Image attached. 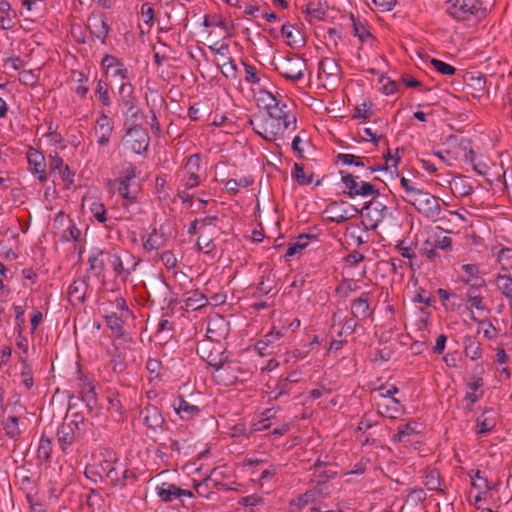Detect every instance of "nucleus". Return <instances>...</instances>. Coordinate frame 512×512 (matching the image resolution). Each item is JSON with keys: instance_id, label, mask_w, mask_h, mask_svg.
Wrapping results in <instances>:
<instances>
[{"instance_id": "obj_32", "label": "nucleus", "mask_w": 512, "mask_h": 512, "mask_svg": "<svg viewBox=\"0 0 512 512\" xmlns=\"http://www.w3.org/2000/svg\"><path fill=\"white\" fill-rule=\"evenodd\" d=\"M18 422L19 420L16 416H9L2 422L6 435L13 440H17L21 435Z\"/></svg>"}, {"instance_id": "obj_19", "label": "nucleus", "mask_w": 512, "mask_h": 512, "mask_svg": "<svg viewBox=\"0 0 512 512\" xmlns=\"http://www.w3.org/2000/svg\"><path fill=\"white\" fill-rule=\"evenodd\" d=\"M88 282L86 279H76L68 287V299L71 304L78 305L82 304L86 298V292L88 290Z\"/></svg>"}, {"instance_id": "obj_42", "label": "nucleus", "mask_w": 512, "mask_h": 512, "mask_svg": "<svg viewBox=\"0 0 512 512\" xmlns=\"http://www.w3.org/2000/svg\"><path fill=\"white\" fill-rule=\"evenodd\" d=\"M81 399L85 402L87 408L92 410L97 406V395L95 389L91 385H87L81 391Z\"/></svg>"}, {"instance_id": "obj_2", "label": "nucleus", "mask_w": 512, "mask_h": 512, "mask_svg": "<svg viewBox=\"0 0 512 512\" xmlns=\"http://www.w3.org/2000/svg\"><path fill=\"white\" fill-rule=\"evenodd\" d=\"M113 306L116 310L106 313L105 323L116 338H122L125 334L123 324L129 319H134V315L123 297L116 298Z\"/></svg>"}, {"instance_id": "obj_6", "label": "nucleus", "mask_w": 512, "mask_h": 512, "mask_svg": "<svg viewBox=\"0 0 512 512\" xmlns=\"http://www.w3.org/2000/svg\"><path fill=\"white\" fill-rule=\"evenodd\" d=\"M123 144L132 152L142 155L148 151L150 136L147 130L139 124H131L126 127Z\"/></svg>"}, {"instance_id": "obj_35", "label": "nucleus", "mask_w": 512, "mask_h": 512, "mask_svg": "<svg viewBox=\"0 0 512 512\" xmlns=\"http://www.w3.org/2000/svg\"><path fill=\"white\" fill-rule=\"evenodd\" d=\"M468 476L470 477L472 481V486L478 490H489V481L488 479L483 475V473L480 470H470L468 472Z\"/></svg>"}, {"instance_id": "obj_14", "label": "nucleus", "mask_w": 512, "mask_h": 512, "mask_svg": "<svg viewBox=\"0 0 512 512\" xmlns=\"http://www.w3.org/2000/svg\"><path fill=\"white\" fill-rule=\"evenodd\" d=\"M79 435L72 424L63 422L57 429V443L62 452L68 453Z\"/></svg>"}, {"instance_id": "obj_51", "label": "nucleus", "mask_w": 512, "mask_h": 512, "mask_svg": "<svg viewBox=\"0 0 512 512\" xmlns=\"http://www.w3.org/2000/svg\"><path fill=\"white\" fill-rule=\"evenodd\" d=\"M91 213L94 218L99 222L104 224L107 220L106 218V209L104 205L99 201H94L90 206Z\"/></svg>"}, {"instance_id": "obj_30", "label": "nucleus", "mask_w": 512, "mask_h": 512, "mask_svg": "<svg viewBox=\"0 0 512 512\" xmlns=\"http://www.w3.org/2000/svg\"><path fill=\"white\" fill-rule=\"evenodd\" d=\"M497 289L502 295L512 301V277L510 274H498L495 279Z\"/></svg>"}, {"instance_id": "obj_16", "label": "nucleus", "mask_w": 512, "mask_h": 512, "mask_svg": "<svg viewBox=\"0 0 512 512\" xmlns=\"http://www.w3.org/2000/svg\"><path fill=\"white\" fill-rule=\"evenodd\" d=\"M95 130L98 135V145L106 146L110 142V137L114 130V122L108 115L102 113L96 120Z\"/></svg>"}, {"instance_id": "obj_28", "label": "nucleus", "mask_w": 512, "mask_h": 512, "mask_svg": "<svg viewBox=\"0 0 512 512\" xmlns=\"http://www.w3.org/2000/svg\"><path fill=\"white\" fill-rule=\"evenodd\" d=\"M400 185L406 193V196L403 197V199L409 204L413 202L415 197H418L424 191L422 188L418 187L414 181L405 177H401Z\"/></svg>"}, {"instance_id": "obj_12", "label": "nucleus", "mask_w": 512, "mask_h": 512, "mask_svg": "<svg viewBox=\"0 0 512 512\" xmlns=\"http://www.w3.org/2000/svg\"><path fill=\"white\" fill-rule=\"evenodd\" d=\"M87 28L94 38L101 41L102 44L106 42L110 27L102 13H92L87 20Z\"/></svg>"}, {"instance_id": "obj_36", "label": "nucleus", "mask_w": 512, "mask_h": 512, "mask_svg": "<svg viewBox=\"0 0 512 512\" xmlns=\"http://www.w3.org/2000/svg\"><path fill=\"white\" fill-rule=\"evenodd\" d=\"M464 274L461 276V281L465 284L475 282V279H482L479 277L480 270L476 264H465L462 266Z\"/></svg>"}, {"instance_id": "obj_8", "label": "nucleus", "mask_w": 512, "mask_h": 512, "mask_svg": "<svg viewBox=\"0 0 512 512\" xmlns=\"http://www.w3.org/2000/svg\"><path fill=\"white\" fill-rule=\"evenodd\" d=\"M340 174L341 180L347 189V194L350 197L379 196V189L375 185L366 181H357L359 178L358 176H353L352 174L345 171H340Z\"/></svg>"}, {"instance_id": "obj_43", "label": "nucleus", "mask_w": 512, "mask_h": 512, "mask_svg": "<svg viewBox=\"0 0 512 512\" xmlns=\"http://www.w3.org/2000/svg\"><path fill=\"white\" fill-rule=\"evenodd\" d=\"M434 247L438 250H442L445 252H449L452 250V238L447 235H437L435 234L432 238H430Z\"/></svg>"}, {"instance_id": "obj_9", "label": "nucleus", "mask_w": 512, "mask_h": 512, "mask_svg": "<svg viewBox=\"0 0 512 512\" xmlns=\"http://www.w3.org/2000/svg\"><path fill=\"white\" fill-rule=\"evenodd\" d=\"M200 164H201V155L200 154H192L190 155L183 167V175L180 179V186L185 189H194L198 187L201 183V175H200Z\"/></svg>"}, {"instance_id": "obj_40", "label": "nucleus", "mask_w": 512, "mask_h": 512, "mask_svg": "<svg viewBox=\"0 0 512 512\" xmlns=\"http://www.w3.org/2000/svg\"><path fill=\"white\" fill-rule=\"evenodd\" d=\"M118 193L125 199L126 203H123L125 209H128L129 205L136 202V196L130 191V182L119 180Z\"/></svg>"}, {"instance_id": "obj_55", "label": "nucleus", "mask_w": 512, "mask_h": 512, "mask_svg": "<svg viewBox=\"0 0 512 512\" xmlns=\"http://www.w3.org/2000/svg\"><path fill=\"white\" fill-rule=\"evenodd\" d=\"M431 65L435 68L437 72L443 75H453L456 72L455 67L438 59H432Z\"/></svg>"}, {"instance_id": "obj_15", "label": "nucleus", "mask_w": 512, "mask_h": 512, "mask_svg": "<svg viewBox=\"0 0 512 512\" xmlns=\"http://www.w3.org/2000/svg\"><path fill=\"white\" fill-rule=\"evenodd\" d=\"M362 211H365V216L371 220L373 227L382 222L388 214L387 206L376 199L366 202Z\"/></svg>"}, {"instance_id": "obj_49", "label": "nucleus", "mask_w": 512, "mask_h": 512, "mask_svg": "<svg viewBox=\"0 0 512 512\" xmlns=\"http://www.w3.org/2000/svg\"><path fill=\"white\" fill-rule=\"evenodd\" d=\"M421 253L424 255L427 259L430 261L435 262L436 259L440 258V255L438 253V249L434 247L432 241L430 239H427L421 248Z\"/></svg>"}, {"instance_id": "obj_18", "label": "nucleus", "mask_w": 512, "mask_h": 512, "mask_svg": "<svg viewBox=\"0 0 512 512\" xmlns=\"http://www.w3.org/2000/svg\"><path fill=\"white\" fill-rule=\"evenodd\" d=\"M175 413L184 421L192 420L200 416L201 409L197 405H193L183 396H179L172 404Z\"/></svg>"}, {"instance_id": "obj_22", "label": "nucleus", "mask_w": 512, "mask_h": 512, "mask_svg": "<svg viewBox=\"0 0 512 512\" xmlns=\"http://www.w3.org/2000/svg\"><path fill=\"white\" fill-rule=\"evenodd\" d=\"M282 337L283 334L281 331L272 330L256 343V349L261 355H269L272 353V350H269V347L274 348L275 344Z\"/></svg>"}, {"instance_id": "obj_25", "label": "nucleus", "mask_w": 512, "mask_h": 512, "mask_svg": "<svg viewBox=\"0 0 512 512\" xmlns=\"http://www.w3.org/2000/svg\"><path fill=\"white\" fill-rule=\"evenodd\" d=\"M464 353L471 360L481 358V344L474 336L467 335L463 340Z\"/></svg>"}, {"instance_id": "obj_45", "label": "nucleus", "mask_w": 512, "mask_h": 512, "mask_svg": "<svg viewBox=\"0 0 512 512\" xmlns=\"http://www.w3.org/2000/svg\"><path fill=\"white\" fill-rule=\"evenodd\" d=\"M317 492L314 490L306 491L301 494L296 500L291 502L292 506H296L298 509H302L309 503H312L316 500Z\"/></svg>"}, {"instance_id": "obj_24", "label": "nucleus", "mask_w": 512, "mask_h": 512, "mask_svg": "<svg viewBox=\"0 0 512 512\" xmlns=\"http://www.w3.org/2000/svg\"><path fill=\"white\" fill-rule=\"evenodd\" d=\"M166 238L163 234L158 233L154 228L148 237L143 241V248L145 251L150 252L165 247Z\"/></svg>"}, {"instance_id": "obj_1", "label": "nucleus", "mask_w": 512, "mask_h": 512, "mask_svg": "<svg viewBox=\"0 0 512 512\" xmlns=\"http://www.w3.org/2000/svg\"><path fill=\"white\" fill-rule=\"evenodd\" d=\"M107 264H109L116 277L123 281L136 271L141 260L136 258L128 251L117 252L115 249L108 251L106 255Z\"/></svg>"}, {"instance_id": "obj_60", "label": "nucleus", "mask_w": 512, "mask_h": 512, "mask_svg": "<svg viewBox=\"0 0 512 512\" xmlns=\"http://www.w3.org/2000/svg\"><path fill=\"white\" fill-rule=\"evenodd\" d=\"M159 258L167 269H173L177 265V258L175 257L173 252L169 250L159 254Z\"/></svg>"}, {"instance_id": "obj_33", "label": "nucleus", "mask_w": 512, "mask_h": 512, "mask_svg": "<svg viewBox=\"0 0 512 512\" xmlns=\"http://www.w3.org/2000/svg\"><path fill=\"white\" fill-rule=\"evenodd\" d=\"M52 452V440L43 433L40 437L37 456L43 461H48Z\"/></svg>"}, {"instance_id": "obj_59", "label": "nucleus", "mask_w": 512, "mask_h": 512, "mask_svg": "<svg viewBox=\"0 0 512 512\" xmlns=\"http://www.w3.org/2000/svg\"><path fill=\"white\" fill-rule=\"evenodd\" d=\"M468 285V289L466 292L467 299L471 298L472 296H479L481 295V288L485 286V280L484 279H475V282H471Z\"/></svg>"}, {"instance_id": "obj_46", "label": "nucleus", "mask_w": 512, "mask_h": 512, "mask_svg": "<svg viewBox=\"0 0 512 512\" xmlns=\"http://www.w3.org/2000/svg\"><path fill=\"white\" fill-rule=\"evenodd\" d=\"M133 92H134V87L131 83H129V82L122 83L119 88L120 101L123 104H131L132 105V100H135V97L133 96Z\"/></svg>"}, {"instance_id": "obj_26", "label": "nucleus", "mask_w": 512, "mask_h": 512, "mask_svg": "<svg viewBox=\"0 0 512 512\" xmlns=\"http://www.w3.org/2000/svg\"><path fill=\"white\" fill-rule=\"evenodd\" d=\"M106 255L107 252L99 250L88 257L87 263L90 270L96 271V276L102 275L105 270V265L107 263Z\"/></svg>"}, {"instance_id": "obj_13", "label": "nucleus", "mask_w": 512, "mask_h": 512, "mask_svg": "<svg viewBox=\"0 0 512 512\" xmlns=\"http://www.w3.org/2000/svg\"><path fill=\"white\" fill-rule=\"evenodd\" d=\"M158 497L164 502H172L181 497H193L191 490L181 489L175 484L164 482L156 487Z\"/></svg>"}, {"instance_id": "obj_53", "label": "nucleus", "mask_w": 512, "mask_h": 512, "mask_svg": "<svg viewBox=\"0 0 512 512\" xmlns=\"http://www.w3.org/2000/svg\"><path fill=\"white\" fill-rule=\"evenodd\" d=\"M351 20L353 22L354 35L358 37L361 42H365L369 37H371V34L366 27L362 23L357 22L353 15H351Z\"/></svg>"}, {"instance_id": "obj_27", "label": "nucleus", "mask_w": 512, "mask_h": 512, "mask_svg": "<svg viewBox=\"0 0 512 512\" xmlns=\"http://www.w3.org/2000/svg\"><path fill=\"white\" fill-rule=\"evenodd\" d=\"M185 307L187 310H198L204 307L207 303V298L197 290L186 293L184 299Z\"/></svg>"}, {"instance_id": "obj_37", "label": "nucleus", "mask_w": 512, "mask_h": 512, "mask_svg": "<svg viewBox=\"0 0 512 512\" xmlns=\"http://www.w3.org/2000/svg\"><path fill=\"white\" fill-rule=\"evenodd\" d=\"M312 174L307 176L304 171L303 165L299 163H294L293 170H292V178L299 184V185H309L312 183L313 178Z\"/></svg>"}, {"instance_id": "obj_58", "label": "nucleus", "mask_w": 512, "mask_h": 512, "mask_svg": "<svg viewBox=\"0 0 512 512\" xmlns=\"http://www.w3.org/2000/svg\"><path fill=\"white\" fill-rule=\"evenodd\" d=\"M84 475L87 479L94 483L103 481V476L100 470L94 465H87L84 470Z\"/></svg>"}, {"instance_id": "obj_29", "label": "nucleus", "mask_w": 512, "mask_h": 512, "mask_svg": "<svg viewBox=\"0 0 512 512\" xmlns=\"http://www.w3.org/2000/svg\"><path fill=\"white\" fill-rule=\"evenodd\" d=\"M319 71L327 77L338 78L341 73V67L334 58H323L319 63Z\"/></svg>"}, {"instance_id": "obj_21", "label": "nucleus", "mask_w": 512, "mask_h": 512, "mask_svg": "<svg viewBox=\"0 0 512 512\" xmlns=\"http://www.w3.org/2000/svg\"><path fill=\"white\" fill-rule=\"evenodd\" d=\"M497 424V413L494 409L489 408L477 418L475 432L478 435L486 434L492 431Z\"/></svg>"}, {"instance_id": "obj_17", "label": "nucleus", "mask_w": 512, "mask_h": 512, "mask_svg": "<svg viewBox=\"0 0 512 512\" xmlns=\"http://www.w3.org/2000/svg\"><path fill=\"white\" fill-rule=\"evenodd\" d=\"M102 68L108 74L110 73L113 77H119L121 79L129 78V71L125 65L117 57L106 54L101 61Z\"/></svg>"}, {"instance_id": "obj_50", "label": "nucleus", "mask_w": 512, "mask_h": 512, "mask_svg": "<svg viewBox=\"0 0 512 512\" xmlns=\"http://www.w3.org/2000/svg\"><path fill=\"white\" fill-rule=\"evenodd\" d=\"M221 71L226 78L235 79L237 77V65L235 61L230 57H226V61L221 66Z\"/></svg>"}, {"instance_id": "obj_3", "label": "nucleus", "mask_w": 512, "mask_h": 512, "mask_svg": "<svg viewBox=\"0 0 512 512\" xmlns=\"http://www.w3.org/2000/svg\"><path fill=\"white\" fill-rule=\"evenodd\" d=\"M248 123L256 134L268 142L282 138L285 130L289 128L286 122H279L267 114L260 120L250 119Z\"/></svg>"}, {"instance_id": "obj_61", "label": "nucleus", "mask_w": 512, "mask_h": 512, "mask_svg": "<svg viewBox=\"0 0 512 512\" xmlns=\"http://www.w3.org/2000/svg\"><path fill=\"white\" fill-rule=\"evenodd\" d=\"M71 422L69 424H72L74 429L78 432V434H81L82 431H84L85 426V418L81 413L75 412L71 413Z\"/></svg>"}, {"instance_id": "obj_10", "label": "nucleus", "mask_w": 512, "mask_h": 512, "mask_svg": "<svg viewBox=\"0 0 512 512\" xmlns=\"http://www.w3.org/2000/svg\"><path fill=\"white\" fill-rule=\"evenodd\" d=\"M411 205L431 221H436L440 218L441 206L439 199L426 191L415 197Z\"/></svg>"}, {"instance_id": "obj_31", "label": "nucleus", "mask_w": 512, "mask_h": 512, "mask_svg": "<svg viewBox=\"0 0 512 512\" xmlns=\"http://www.w3.org/2000/svg\"><path fill=\"white\" fill-rule=\"evenodd\" d=\"M417 423L410 422L406 424L399 425L397 428V433L393 436V442H404L407 441L412 435L416 433Z\"/></svg>"}, {"instance_id": "obj_4", "label": "nucleus", "mask_w": 512, "mask_h": 512, "mask_svg": "<svg viewBox=\"0 0 512 512\" xmlns=\"http://www.w3.org/2000/svg\"><path fill=\"white\" fill-rule=\"evenodd\" d=\"M259 101L264 104V108L268 116L278 120L279 122H286L287 127L292 124L293 129L296 128L295 115L290 113V111L287 110V105L278 100L271 92H261Z\"/></svg>"}, {"instance_id": "obj_52", "label": "nucleus", "mask_w": 512, "mask_h": 512, "mask_svg": "<svg viewBox=\"0 0 512 512\" xmlns=\"http://www.w3.org/2000/svg\"><path fill=\"white\" fill-rule=\"evenodd\" d=\"M245 71V81L249 84H259L260 77L258 75L257 68L251 64L243 63Z\"/></svg>"}, {"instance_id": "obj_63", "label": "nucleus", "mask_w": 512, "mask_h": 512, "mask_svg": "<svg viewBox=\"0 0 512 512\" xmlns=\"http://www.w3.org/2000/svg\"><path fill=\"white\" fill-rule=\"evenodd\" d=\"M225 361L226 357L223 356V353H220L218 355H213V353H210L207 359L208 365L214 367L216 371L220 370L223 367Z\"/></svg>"}, {"instance_id": "obj_64", "label": "nucleus", "mask_w": 512, "mask_h": 512, "mask_svg": "<svg viewBox=\"0 0 512 512\" xmlns=\"http://www.w3.org/2000/svg\"><path fill=\"white\" fill-rule=\"evenodd\" d=\"M19 81L26 86H33L37 82V77L31 70H24L19 74Z\"/></svg>"}, {"instance_id": "obj_57", "label": "nucleus", "mask_w": 512, "mask_h": 512, "mask_svg": "<svg viewBox=\"0 0 512 512\" xmlns=\"http://www.w3.org/2000/svg\"><path fill=\"white\" fill-rule=\"evenodd\" d=\"M273 289L272 281L269 280V278L262 277V280L258 284V286L255 289V292L253 293L254 297H261L263 295H267L271 292Z\"/></svg>"}, {"instance_id": "obj_5", "label": "nucleus", "mask_w": 512, "mask_h": 512, "mask_svg": "<svg viewBox=\"0 0 512 512\" xmlns=\"http://www.w3.org/2000/svg\"><path fill=\"white\" fill-rule=\"evenodd\" d=\"M275 70L287 80L298 82L303 79L307 65L302 57L292 55L278 59Z\"/></svg>"}, {"instance_id": "obj_34", "label": "nucleus", "mask_w": 512, "mask_h": 512, "mask_svg": "<svg viewBox=\"0 0 512 512\" xmlns=\"http://www.w3.org/2000/svg\"><path fill=\"white\" fill-rule=\"evenodd\" d=\"M423 484L428 490L440 491V473L436 469L429 470L424 476Z\"/></svg>"}, {"instance_id": "obj_41", "label": "nucleus", "mask_w": 512, "mask_h": 512, "mask_svg": "<svg viewBox=\"0 0 512 512\" xmlns=\"http://www.w3.org/2000/svg\"><path fill=\"white\" fill-rule=\"evenodd\" d=\"M386 416L390 419H398L404 413V406L396 398H392L385 407Z\"/></svg>"}, {"instance_id": "obj_20", "label": "nucleus", "mask_w": 512, "mask_h": 512, "mask_svg": "<svg viewBox=\"0 0 512 512\" xmlns=\"http://www.w3.org/2000/svg\"><path fill=\"white\" fill-rule=\"evenodd\" d=\"M27 160L30 166H32V171L35 174H38V180L41 183L46 182L47 175L45 173V157L41 152L36 149L31 148L27 153Z\"/></svg>"}, {"instance_id": "obj_56", "label": "nucleus", "mask_w": 512, "mask_h": 512, "mask_svg": "<svg viewBox=\"0 0 512 512\" xmlns=\"http://www.w3.org/2000/svg\"><path fill=\"white\" fill-rule=\"evenodd\" d=\"M264 499L256 494L248 495L242 497L239 500V503L245 507H251V512H256L253 507L263 504Z\"/></svg>"}, {"instance_id": "obj_44", "label": "nucleus", "mask_w": 512, "mask_h": 512, "mask_svg": "<svg viewBox=\"0 0 512 512\" xmlns=\"http://www.w3.org/2000/svg\"><path fill=\"white\" fill-rule=\"evenodd\" d=\"M95 94L98 96L100 102L104 106H109L111 104V100H110L109 93H108V84L106 81L100 79L97 82Z\"/></svg>"}, {"instance_id": "obj_54", "label": "nucleus", "mask_w": 512, "mask_h": 512, "mask_svg": "<svg viewBox=\"0 0 512 512\" xmlns=\"http://www.w3.org/2000/svg\"><path fill=\"white\" fill-rule=\"evenodd\" d=\"M270 412H271V409L266 410V412H265L266 417L251 425L250 433L262 432V431H266V430L270 429V427L272 425L270 422V417H271L269 415Z\"/></svg>"}, {"instance_id": "obj_38", "label": "nucleus", "mask_w": 512, "mask_h": 512, "mask_svg": "<svg viewBox=\"0 0 512 512\" xmlns=\"http://www.w3.org/2000/svg\"><path fill=\"white\" fill-rule=\"evenodd\" d=\"M281 34L285 38L288 45L293 46L299 43L298 37L300 33L295 30L294 26L290 23H285L282 25Z\"/></svg>"}, {"instance_id": "obj_48", "label": "nucleus", "mask_w": 512, "mask_h": 512, "mask_svg": "<svg viewBox=\"0 0 512 512\" xmlns=\"http://www.w3.org/2000/svg\"><path fill=\"white\" fill-rule=\"evenodd\" d=\"M290 384L285 379H279L275 388L270 392V399L277 400L290 392Z\"/></svg>"}, {"instance_id": "obj_7", "label": "nucleus", "mask_w": 512, "mask_h": 512, "mask_svg": "<svg viewBox=\"0 0 512 512\" xmlns=\"http://www.w3.org/2000/svg\"><path fill=\"white\" fill-rule=\"evenodd\" d=\"M480 11V3L475 0H447L446 12L457 21L470 20Z\"/></svg>"}, {"instance_id": "obj_23", "label": "nucleus", "mask_w": 512, "mask_h": 512, "mask_svg": "<svg viewBox=\"0 0 512 512\" xmlns=\"http://www.w3.org/2000/svg\"><path fill=\"white\" fill-rule=\"evenodd\" d=\"M351 313L354 318H366L369 315V293L363 292L351 303Z\"/></svg>"}, {"instance_id": "obj_39", "label": "nucleus", "mask_w": 512, "mask_h": 512, "mask_svg": "<svg viewBox=\"0 0 512 512\" xmlns=\"http://www.w3.org/2000/svg\"><path fill=\"white\" fill-rule=\"evenodd\" d=\"M218 470H212L211 474L204 479L203 482L197 483L195 485V490L200 496H207V488L209 483H213L215 486L219 485L218 483Z\"/></svg>"}, {"instance_id": "obj_11", "label": "nucleus", "mask_w": 512, "mask_h": 512, "mask_svg": "<svg viewBox=\"0 0 512 512\" xmlns=\"http://www.w3.org/2000/svg\"><path fill=\"white\" fill-rule=\"evenodd\" d=\"M144 425L154 433L165 430L166 421L161 411L152 404H147L140 412Z\"/></svg>"}, {"instance_id": "obj_62", "label": "nucleus", "mask_w": 512, "mask_h": 512, "mask_svg": "<svg viewBox=\"0 0 512 512\" xmlns=\"http://www.w3.org/2000/svg\"><path fill=\"white\" fill-rule=\"evenodd\" d=\"M376 391L379 393L380 397L386 398L389 397L390 400L394 398L393 396L399 392V389L395 385H381L376 389Z\"/></svg>"}, {"instance_id": "obj_47", "label": "nucleus", "mask_w": 512, "mask_h": 512, "mask_svg": "<svg viewBox=\"0 0 512 512\" xmlns=\"http://www.w3.org/2000/svg\"><path fill=\"white\" fill-rule=\"evenodd\" d=\"M116 465H119V459L111 451L107 452L106 457L100 462V472L109 473Z\"/></svg>"}]
</instances>
